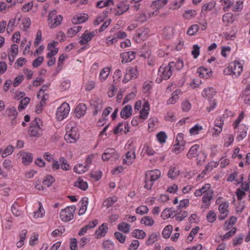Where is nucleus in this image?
Returning a JSON list of instances; mask_svg holds the SVG:
<instances>
[{
  "label": "nucleus",
  "mask_w": 250,
  "mask_h": 250,
  "mask_svg": "<svg viewBox=\"0 0 250 250\" xmlns=\"http://www.w3.org/2000/svg\"><path fill=\"white\" fill-rule=\"evenodd\" d=\"M173 62H171L168 64H163L159 67L155 81L157 83H160L163 80H167L171 77L173 74Z\"/></svg>",
  "instance_id": "obj_1"
},
{
  "label": "nucleus",
  "mask_w": 250,
  "mask_h": 250,
  "mask_svg": "<svg viewBox=\"0 0 250 250\" xmlns=\"http://www.w3.org/2000/svg\"><path fill=\"white\" fill-rule=\"evenodd\" d=\"M43 130L42 121L40 118H36L31 122L28 133L30 137H40L42 136Z\"/></svg>",
  "instance_id": "obj_2"
},
{
  "label": "nucleus",
  "mask_w": 250,
  "mask_h": 250,
  "mask_svg": "<svg viewBox=\"0 0 250 250\" xmlns=\"http://www.w3.org/2000/svg\"><path fill=\"white\" fill-rule=\"evenodd\" d=\"M243 71L242 64L237 61H234L224 69L223 73L226 75H231L233 78L239 77Z\"/></svg>",
  "instance_id": "obj_3"
},
{
  "label": "nucleus",
  "mask_w": 250,
  "mask_h": 250,
  "mask_svg": "<svg viewBox=\"0 0 250 250\" xmlns=\"http://www.w3.org/2000/svg\"><path fill=\"white\" fill-rule=\"evenodd\" d=\"M161 175V172L158 169H154L146 172L144 188L148 190L151 189L154 182L158 180Z\"/></svg>",
  "instance_id": "obj_4"
},
{
  "label": "nucleus",
  "mask_w": 250,
  "mask_h": 250,
  "mask_svg": "<svg viewBox=\"0 0 250 250\" xmlns=\"http://www.w3.org/2000/svg\"><path fill=\"white\" fill-rule=\"evenodd\" d=\"M76 208L75 206H68L62 209L60 212V218L63 222H68L74 217V213Z\"/></svg>",
  "instance_id": "obj_5"
},
{
  "label": "nucleus",
  "mask_w": 250,
  "mask_h": 250,
  "mask_svg": "<svg viewBox=\"0 0 250 250\" xmlns=\"http://www.w3.org/2000/svg\"><path fill=\"white\" fill-rule=\"evenodd\" d=\"M70 111L69 105L66 103H62L57 108L56 116L58 120L62 121L67 117Z\"/></svg>",
  "instance_id": "obj_6"
},
{
  "label": "nucleus",
  "mask_w": 250,
  "mask_h": 250,
  "mask_svg": "<svg viewBox=\"0 0 250 250\" xmlns=\"http://www.w3.org/2000/svg\"><path fill=\"white\" fill-rule=\"evenodd\" d=\"M138 74L136 67L129 66L126 69L123 82L126 83L133 78H137Z\"/></svg>",
  "instance_id": "obj_7"
},
{
  "label": "nucleus",
  "mask_w": 250,
  "mask_h": 250,
  "mask_svg": "<svg viewBox=\"0 0 250 250\" xmlns=\"http://www.w3.org/2000/svg\"><path fill=\"white\" fill-rule=\"evenodd\" d=\"M135 158V149L134 147H132L126 153L125 157L123 160V164L128 166L131 165Z\"/></svg>",
  "instance_id": "obj_8"
},
{
  "label": "nucleus",
  "mask_w": 250,
  "mask_h": 250,
  "mask_svg": "<svg viewBox=\"0 0 250 250\" xmlns=\"http://www.w3.org/2000/svg\"><path fill=\"white\" fill-rule=\"evenodd\" d=\"M96 33V31L89 32L87 30H85L81 36L80 43L81 45L86 44L95 36Z\"/></svg>",
  "instance_id": "obj_9"
},
{
  "label": "nucleus",
  "mask_w": 250,
  "mask_h": 250,
  "mask_svg": "<svg viewBox=\"0 0 250 250\" xmlns=\"http://www.w3.org/2000/svg\"><path fill=\"white\" fill-rule=\"evenodd\" d=\"M78 139V135L74 128L72 127L69 131H67L64 135V139L67 142L73 143L75 142Z\"/></svg>",
  "instance_id": "obj_10"
},
{
  "label": "nucleus",
  "mask_w": 250,
  "mask_h": 250,
  "mask_svg": "<svg viewBox=\"0 0 250 250\" xmlns=\"http://www.w3.org/2000/svg\"><path fill=\"white\" fill-rule=\"evenodd\" d=\"M200 146L199 145H194L192 146L187 154V156L189 159L197 157L201 154L199 150Z\"/></svg>",
  "instance_id": "obj_11"
},
{
  "label": "nucleus",
  "mask_w": 250,
  "mask_h": 250,
  "mask_svg": "<svg viewBox=\"0 0 250 250\" xmlns=\"http://www.w3.org/2000/svg\"><path fill=\"white\" fill-rule=\"evenodd\" d=\"M136 54V52L133 51L122 53L121 54L122 58V63L124 64L132 61L135 58Z\"/></svg>",
  "instance_id": "obj_12"
},
{
  "label": "nucleus",
  "mask_w": 250,
  "mask_h": 250,
  "mask_svg": "<svg viewBox=\"0 0 250 250\" xmlns=\"http://www.w3.org/2000/svg\"><path fill=\"white\" fill-rule=\"evenodd\" d=\"M98 223V221L95 219L91 222H90L87 225L84 226L78 232V235L79 236H82L84 235L88 229L94 228Z\"/></svg>",
  "instance_id": "obj_13"
},
{
  "label": "nucleus",
  "mask_w": 250,
  "mask_h": 250,
  "mask_svg": "<svg viewBox=\"0 0 250 250\" xmlns=\"http://www.w3.org/2000/svg\"><path fill=\"white\" fill-rule=\"evenodd\" d=\"M21 16L20 14H17L15 18L11 19L8 22L7 31H12L14 27L18 25L21 20Z\"/></svg>",
  "instance_id": "obj_14"
},
{
  "label": "nucleus",
  "mask_w": 250,
  "mask_h": 250,
  "mask_svg": "<svg viewBox=\"0 0 250 250\" xmlns=\"http://www.w3.org/2000/svg\"><path fill=\"white\" fill-rule=\"evenodd\" d=\"M107 225L105 223L103 224L95 231V235L97 239L104 237L107 233Z\"/></svg>",
  "instance_id": "obj_15"
},
{
  "label": "nucleus",
  "mask_w": 250,
  "mask_h": 250,
  "mask_svg": "<svg viewBox=\"0 0 250 250\" xmlns=\"http://www.w3.org/2000/svg\"><path fill=\"white\" fill-rule=\"evenodd\" d=\"M86 110V106L84 104L82 103L79 104L75 109L76 116L78 118H80L85 115Z\"/></svg>",
  "instance_id": "obj_16"
},
{
  "label": "nucleus",
  "mask_w": 250,
  "mask_h": 250,
  "mask_svg": "<svg viewBox=\"0 0 250 250\" xmlns=\"http://www.w3.org/2000/svg\"><path fill=\"white\" fill-rule=\"evenodd\" d=\"M197 73L201 78L208 79L211 76L212 71L210 69L206 68L204 67H200L197 70Z\"/></svg>",
  "instance_id": "obj_17"
},
{
  "label": "nucleus",
  "mask_w": 250,
  "mask_h": 250,
  "mask_svg": "<svg viewBox=\"0 0 250 250\" xmlns=\"http://www.w3.org/2000/svg\"><path fill=\"white\" fill-rule=\"evenodd\" d=\"M132 111V106L130 104H127L122 109L120 112V116L124 119H128L131 116Z\"/></svg>",
  "instance_id": "obj_18"
},
{
  "label": "nucleus",
  "mask_w": 250,
  "mask_h": 250,
  "mask_svg": "<svg viewBox=\"0 0 250 250\" xmlns=\"http://www.w3.org/2000/svg\"><path fill=\"white\" fill-rule=\"evenodd\" d=\"M115 155H117L115 150L114 148H108L105 150L103 154L102 158L104 161H107L113 157Z\"/></svg>",
  "instance_id": "obj_19"
},
{
  "label": "nucleus",
  "mask_w": 250,
  "mask_h": 250,
  "mask_svg": "<svg viewBox=\"0 0 250 250\" xmlns=\"http://www.w3.org/2000/svg\"><path fill=\"white\" fill-rule=\"evenodd\" d=\"M248 129V127L244 124L239 125L238 131L239 134L236 138L238 141H240L246 137Z\"/></svg>",
  "instance_id": "obj_20"
},
{
  "label": "nucleus",
  "mask_w": 250,
  "mask_h": 250,
  "mask_svg": "<svg viewBox=\"0 0 250 250\" xmlns=\"http://www.w3.org/2000/svg\"><path fill=\"white\" fill-rule=\"evenodd\" d=\"M216 90L213 87H209L204 88L202 95L204 97L211 99L216 94Z\"/></svg>",
  "instance_id": "obj_21"
},
{
  "label": "nucleus",
  "mask_w": 250,
  "mask_h": 250,
  "mask_svg": "<svg viewBox=\"0 0 250 250\" xmlns=\"http://www.w3.org/2000/svg\"><path fill=\"white\" fill-rule=\"evenodd\" d=\"M149 110V104L148 102H145L143 106L142 109L140 111L139 117L141 119H146L148 115V111Z\"/></svg>",
  "instance_id": "obj_22"
},
{
  "label": "nucleus",
  "mask_w": 250,
  "mask_h": 250,
  "mask_svg": "<svg viewBox=\"0 0 250 250\" xmlns=\"http://www.w3.org/2000/svg\"><path fill=\"white\" fill-rule=\"evenodd\" d=\"M213 194V190H209L202 197V202L208 207L210 205V201L212 199Z\"/></svg>",
  "instance_id": "obj_23"
},
{
  "label": "nucleus",
  "mask_w": 250,
  "mask_h": 250,
  "mask_svg": "<svg viewBox=\"0 0 250 250\" xmlns=\"http://www.w3.org/2000/svg\"><path fill=\"white\" fill-rule=\"evenodd\" d=\"M148 33L149 29L147 28H142L137 30L136 36L142 40H145Z\"/></svg>",
  "instance_id": "obj_24"
},
{
  "label": "nucleus",
  "mask_w": 250,
  "mask_h": 250,
  "mask_svg": "<svg viewBox=\"0 0 250 250\" xmlns=\"http://www.w3.org/2000/svg\"><path fill=\"white\" fill-rule=\"evenodd\" d=\"M88 203V199L86 197L83 198L81 200V206L79 210V214L80 215H83L87 209Z\"/></svg>",
  "instance_id": "obj_25"
},
{
  "label": "nucleus",
  "mask_w": 250,
  "mask_h": 250,
  "mask_svg": "<svg viewBox=\"0 0 250 250\" xmlns=\"http://www.w3.org/2000/svg\"><path fill=\"white\" fill-rule=\"evenodd\" d=\"M5 115L11 120L15 119L18 115L16 108L13 106L8 108L5 110Z\"/></svg>",
  "instance_id": "obj_26"
},
{
  "label": "nucleus",
  "mask_w": 250,
  "mask_h": 250,
  "mask_svg": "<svg viewBox=\"0 0 250 250\" xmlns=\"http://www.w3.org/2000/svg\"><path fill=\"white\" fill-rule=\"evenodd\" d=\"M88 18V15L86 14L80 15L77 17H74L72 20V22L75 24L81 23L87 20Z\"/></svg>",
  "instance_id": "obj_27"
},
{
  "label": "nucleus",
  "mask_w": 250,
  "mask_h": 250,
  "mask_svg": "<svg viewBox=\"0 0 250 250\" xmlns=\"http://www.w3.org/2000/svg\"><path fill=\"white\" fill-rule=\"evenodd\" d=\"M168 2L167 0H157L152 2L151 7L153 9H159L164 7Z\"/></svg>",
  "instance_id": "obj_28"
},
{
  "label": "nucleus",
  "mask_w": 250,
  "mask_h": 250,
  "mask_svg": "<svg viewBox=\"0 0 250 250\" xmlns=\"http://www.w3.org/2000/svg\"><path fill=\"white\" fill-rule=\"evenodd\" d=\"M74 186L83 190H85L88 188V184L87 182L84 181L81 178H78L77 179V180L74 183Z\"/></svg>",
  "instance_id": "obj_29"
},
{
  "label": "nucleus",
  "mask_w": 250,
  "mask_h": 250,
  "mask_svg": "<svg viewBox=\"0 0 250 250\" xmlns=\"http://www.w3.org/2000/svg\"><path fill=\"white\" fill-rule=\"evenodd\" d=\"M110 72L109 67H104L101 71L99 75V79L101 82H104L107 78Z\"/></svg>",
  "instance_id": "obj_30"
},
{
  "label": "nucleus",
  "mask_w": 250,
  "mask_h": 250,
  "mask_svg": "<svg viewBox=\"0 0 250 250\" xmlns=\"http://www.w3.org/2000/svg\"><path fill=\"white\" fill-rule=\"evenodd\" d=\"M146 235V233L143 230L139 229H135L132 232V237L139 239H143Z\"/></svg>",
  "instance_id": "obj_31"
},
{
  "label": "nucleus",
  "mask_w": 250,
  "mask_h": 250,
  "mask_svg": "<svg viewBox=\"0 0 250 250\" xmlns=\"http://www.w3.org/2000/svg\"><path fill=\"white\" fill-rule=\"evenodd\" d=\"M118 229L125 233H128L130 229V225L125 222H122L118 225Z\"/></svg>",
  "instance_id": "obj_32"
},
{
  "label": "nucleus",
  "mask_w": 250,
  "mask_h": 250,
  "mask_svg": "<svg viewBox=\"0 0 250 250\" xmlns=\"http://www.w3.org/2000/svg\"><path fill=\"white\" fill-rule=\"evenodd\" d=\"M117 201L116 196H112L105 199L103 202V206L106 208H108L113 206V205Z\"/></svg>",
  "instance_id": "obj_33"
},
{
  "label": "nucleus",
  "mask_w": 250,
  "mask_h": 250,
  "mask_svg": "<svg viewBox=\"0 0 250 250\" xmlns=\"http://www.w3.org/2000/svg\"><path fill=\"white\" fill-rule=\"evenodd\" d=\"M91 104L93 106L95 109L93 111V115H96L98 112L101 110L103 107V104L102 102H98L97 101H92Z\"/></svg>",
  "instance_id": "obj_34"
},
{
  "label": "nucleus",
  "mask_w": 250,
  "mask_h": 250,
  "mask_svg": "<svg viewBox=\"0 0 250 250\" xmlns=\"http://www.w3.org/2000/svg\"><path fill=\"white\" fill-rule=\"evenodd\" d=\"M118 9L115 15H121L129 9V5L121 3L118 6Z\"/></svg>",
  "instance_id": "obj_35"
},
{
  "label": "nucleus",
  "mask_w": 250,
  "mask_h": 250,
  "mask_svg": "<svg viewBox=\"0 0 250 250\" xmlns=\"http://www.w3.org/2000/svg\"><path fill=\"white\" fill-rule=\"evenodd\" d=\"M11 211L15 216H20L22 214L21 210L19 209V205L17 202H15L11 207Z\"/></svg>",
  "instance_id": "obj_36"
},
{
  "label": "nucleus",
  "mask_w": 250,
  "mask_h": 250,
  "mask_svg": "<svg viewBox=\"0 0 250 250\" xmlns=\"http://www.w3.org/2000/svg\"><path fill=\"white\" fill-rule=\"evenodd\" d=\"M103 248L104 250H114V243L110 240H106L103 243Z\"/></svg>",
  "instance_id": "obj_37"
},
{
  "label": "nucleus",
  "mask_w": 250,
  "mask_h": 250,
  "mask_svg": "<svg viewBox=\"0 0 250 250\" xmlns=\"http://www.w3.org/2000/svg\"><path fill=\"white\" fill-rule=\"evenodd\" d=\"M173 230V227L171 225L167 226L163 229L162 232V235L164 238L166 239L168 238L171 233Z\"/></svg>",
  "instance_id": "obj_38"
},
{
  "label": "nucleus",
  "mask_w": 250,
  "mask_h": 250,
  "mask_svg": "<svg viewBox=\"0 0 250 250\" xmlns=\"http://www.w3.org/2000/svg\"><path fill=\"white\" fill-rule=\"evenodd\" d=\"M113 4L114 3L112 0H101L97 3L96 7L99 8H102L104 7L113 5Z\"/></svg>",
  "instance_id": "obj_39"
},
{
  "label": "nucleus",
  "mask_w": 250,
  "mask_h": 250,
  "mask_svg": "<svg viewBox=\"0 0 250 250\" xmlns=\"http://www.w3.org/2000/svg\"><path fill=\"white\" fill-rule=\"evenodd\" d=\"M141 223L147 226H152L154 223V221L150 216H145L141 219Z\"/></svg>",
  "instance_id": "obj_40"
},
{
  "label": "nucleus",
  "mask_w": 250,
  "mask_h": 250,
  "mask_svg": "<svg viewBox=\"0 0 250 250\" xmlns=\"http://www.w3.org/2000/svg\"><path fill=\"white\" fill-rule=\"evenodd\" d=\"M180 91L176 90L174 91L171 95V97L167 101V104H174L176 103L178 100V94Z\"/></svg>",
  "instance_id": "obj_41"
},
{
  "label": "nucleus",
  "mask_w": 250,
  "mask_h": 250,
  "mask_svg": "<svg viewBox=\"0 0 250 250\" xmlns=\"http://www.w3.org/2000/svg\"><path fill=\"white\" fill-rule=\"evenodd\" d=\"M237 218L235 216H231L229 218V221H226L225 222L224 229L225 230L229 229L232 225H233L236 222Z\"/></svg>",
  "instance_id": "obj_42"
},
{
  "label": "nucleus",
  "mask_w": 250,
  "mask_h": 250,
  "mask_svg": "<svg viewBox=\"0 0 250 250\" xmlns=\"http://www.w3.org/2000/svg\"><path fill=\"white\" fill-rule=\"evenodd\" d=\"M59 162L61 164V168L63 170L67 171L70 169V166L64 157H60Z\"/></svg>",
  "instance_id": "obj_43"
},
{
  "label": "nucleus",
  "mask_w": 250,
  "mask_h": 250,
  "mask_svg": "<svg viewBox=\"0 0 250 250\" xmlns=\"http://www.w3.org/2000/svg\"><path fill=\"white\" fill-rule=\"evenodd\" d=\"M33 160V157L31 153H25L22 156V163L25 165H27L31 163Z\"/></svg>",
  "instance_id": "obj_44"
},
{
  "label": "nucleus",
  "mask_w": 250,
  "mask_h": 250,
  "mask_svg": "<svg viewBox=\"0 0 250 250\" xmlns=\"http://www.w3.org/2000/svg\"><path fill=\"white\" fill-rule=\"evenodd\" d=\"M62 20V17L61 15L57 16L55 18L53 19V21L49 24L51 28H54L58 25L61 24Z\"/></svg>",
  "instance_id": "obj_45"
},
{
  "label": "nucleus",
  "mask_w": 250,
  "mask_h": 250,
  "mask_svg": "<svg viewBox=\"0 0 250 250\" xmlns=\"http://www.w3.org/2000/svg\"><path fill=\"white\" fill-rule=\"evenodd\" d=\"M148 208L146 206H140L136 208L135 211L137 214L143 215L147 214L148 212Z\"/></svg>",
  "instance_id": "obj_46"
},
{
  "label": "nucleus",
  "mask_w": 250,
  "mask_h": 250,
  "mask_svg": "<svg viewBox=\"0 0 250 250\" xmlns=\"http://www.w3.org/2000/svg\"><path fill=\"white\" fill-rule=\"evenodd\" d=\"M88 170L87 166H83L82 164H79L76 166L74 168L75 172L78 174L84 173Z\"/></svg>",
  "instance_id": "obj_47"
},
{
  "label": "nucleus",
  "mask_w": 250,
  "mask_h": 250,
  "mask_svg": "<svg viewBox=\"0 0 250 250\" xmlns=\"http://www.w3.org/2000/svg\"><path fill=\"white\" fill-rule=\"evenodd\" d=\"M39 209L37 211L34 212V217L35 218H38L40 217H42L44 215L45 211L42 207V205L41 202L39 203Z\"/></svg>",
  "instance_id": "obj_48"
},
{
  "label": "nucleus",
  "mask_w": 250,
  "mask_h": 250,
  "mask_svg": "<svg viewBox=\"0 0 250 250\" xmlns=\"http://www.w3.org/2000/svg\"><path fill=\"white\" fill-rule=\"evenodd\" d=\"M179 174V170L175 167H171L169 170L167 175L169 178L174 179Z\"/></svg>",
  "instance_id": "obj_49"
},
{
  "label": "nucleus",
  "mask_w": 250,
  "mask_h": 250,
  "mask_svg": "<svg viewBox=\"0 0 250 250\" xmlns=\"http://www.w3.org/2000/svg\"><path fill=\"white\" fill-rule=\"evenodd\" d=\"M196 15V12L194 10H186L183 15V17L186 19H191Z\"/></svg>",
  "instance_id": "obj_50"
},
{
  "label": "nucleus",
  "mask_w": 250,
  "mask_h": 250,
  "mask_svg": "<svg viewBox=\"0 0 250 250\" xmlns=\"http://www.w3.org/2000/svg\"><path fill=\"white\" fill-rule=\"evenodd\" d=\"M30 101V99L28 97H25L22 99L19 104L18 109L19 110L24 109L25 107L28 104Z\"/></svg>",
  "instance_id": "obj_51"
},
{
  "label": "nucleus",
  "mask_w": 250,
  "mask_h": 250,
  "mask_svg": "<svg viewBox=\"0 0 250 250\" xmlns=\"http://www.w3.org/2000/svg\"><path fill=\"white\" fill-rule=\"evenodd\" d=\"M158 235L156 233H153L149 235L148 238L146 241V245H150L157 241Z\"/></svg>",
  "instance_id": "obj_52"
},
{
  "label": "nucleus",
  "mask_w": 250,
  "mask_h": 250,
  "mask_svg": "<svg viewBox=\"0 0 250 250\" xmlns=\"http://www.w3.org/2000/svg\"><path fill=\"white\" fill-rule=\"evenodd\" d=\"M55 182L54 178L50 175H48L45 177L43 180V184L47 187H50Z\"/></svg>",
  "instance_id": "obj_53"
},
{
  "label": "nucleus",
  "mask_w": 250,
  "mask_h": 250,
  "mask_svg": "<svg viewBox=\"0 0 250 250\" xmlns=\"http://www.w3.org/2000/svg\"><path fill=\"white\" fill-rule=\"evenodd\" d=\"M223 21L226 24L232 23L233 21V16L231 13H227L224 14L222 18Z\"/></svg>",
  "instance_id": "obj_54"
},
{
  "label": "nucleus",
  "mask_w": 250,
  "mask_h": 250,
  "mask_svg": "<svg viewBox=\"0 0 250 250\" xmlns=\"http://www.w3.org/2000/svg\"><path fill=\"white\" fill-rule=\"evenodd\" d=\"M16 4V2H13L10 5H7L5 2L1 1L0 2V11L4 13L7 9L12 7Z\"/></svg>",
  "instance_id": "obj_55"
},
{
  "label": "nucleus",
  "mask_w": 250,
  "mask_h": 250,
  "mask_svg": "<svg viewBox=\"0 0 250 250\" xmlns=\"http://www.w3.org/2000/svg\"><path fill=\"white\" fill-rule=\"evenodd\" d=\"M199 27L197 24H194L190 26L187 31V34L189 36L195 35L199 30Z\"/></svg>",
  "instance_id": "obj_56"
},
{
  "label": "nucleus",
  "mask_w": 250,
  "mask_h": 250,
  "mask_svg": "<svg viewBox=\"0 0 250 250\" xmlns=\"http://www.w3.org/2000/svg\"><path fill=\"white\" fill-rule=\"evenodd\" d=\"M142 152L146 153L148 156H153L155 153V151L147 145H144L142 149Z\"/></svg>",
  "instance_id": "obj_57"
},
{
  "label": "nucleus",
  "mask_w": 250,
  "mask_h": 250,
  "mask_svg": "<svg viewBox=\"0 0 250 250\" xmlns=\"http://www.w3.org/2000/svg\"><path fill=\"white\" fill-rule=\"evenodd\" d=\"M173 215V213L171 209H164L162 213L161 217L164 219H167L171 217Z\"/></svg>",
  "instance_id": "obj_58"
},
{
  "label": "nucleus",
  "mask_w": 250,
  "mask_h": 250,
  "mask_svg": "<svg viewBox=\"0 0 250 250\" xmlns=\"http://www.w3.org/2000/svg\"><path fill=\"white\" fill-rule=\"evenodd\" d=\"M229 207V203L225 202L221 203L218 208V210L220 213H224V212H229V211L228 209Z\"/></svg>",
  "instance_id": "obj_59"
},
{
  "label": "nucleus",
  "mask_w": 250,
  "mask_h": 250,
  "mask_svg": "<svg viewBox=\"0 0 250 250\" xmlns=\"http://www.w3.org/2000/svg\"><path fill=\"white\" fill-rule=\"evenodd\" d=\"M203 129V126L197 124L189 129V133L191 135L198 134L199 132Z\"/></svg>",
  "instance_id": "obj_60"
},
{
  "label": "nucleus",
  "mask_w": 250,
  "mask_h": 250,
  "mask_svg": "<svg viewBox=\"0 0 250 250\" xmlns=\"http://www.w3.org/2000/svg\"><path fill=\"white\" fill-rule=\"evenodd\" d=\"M207 219L209 223H212L216 219V215L213 210H210L207 214Z\"/></svg>",
  "instance_id": "obj_61"
},
{
  "label": "nucleus",
  "mask_w": 250,
  "mask_h": 250,
  "mask_svg": "<svg viewBox=\"0 0 250 250\" xmlns=\"http://www.w3.org/2000/svg\"><path fill=\"white\" fill-rule=\"evenodd\" d=\"M2 157L5 158L7 156L11 154L14 151V148L12 146H8L4 149L3 151H2Z\"/></svg>",
  "instance_id": "obj_62"
},
{
  "label": "nucleus",
  "mask_w": 250,
  "mask_h": 250,
  "mask_svg": "<svg viewBox=\"0 0 250 250\" xmlns=\"http://www.w3.org/2000/svg\"><path fill=\"white\" fill-rule=\"evenodd\" d=\"M188 215V212L186 211H181L175 214V219L178 221L183 220Z\"/></svg>",
  "instance_id": "obj_63"
},
{
  "label": "nucleus",
  "mask_w": 250,
  "mask_h": 250,
  "mask_svg": "<svg viewBox=\"0 0 250 250\" xmlns=\"http://www.w3.org/2000/svg\"><path fill=\"white\" fill-rule=\"evenodd\" d=\"M115 238L119 241L121 243H125L126 239V236L123 235L120 232H115L114 233Z\"/></svg>",
  "instance_id": "obj_64"
}]
</instances>
